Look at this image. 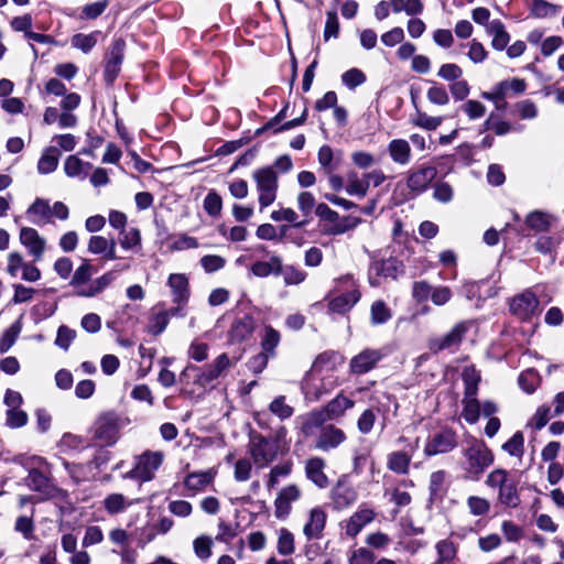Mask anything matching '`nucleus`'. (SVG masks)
I'll use <instances>...</instances> for the list:
<instances>
[{
    "label": "nucleus",
    "instance_id": "nucleus-56",
    "mask_svg": "<svg viewBox=\"0 0 564 564\" xmlns=\"http://www.w3.org/2000/svg\"><path fill=\"white\" fill-rule=\"evenodd\" d=\"M20 332H21V324H20V322H15L2 333V335L0 337V352L1 354L8 351L13 346Z\"/></svg>",
    "mask_w": 564,
    "mask_h": 564
},
{
    "label": "nucleus",
    "instance_id": "nucleus-4",
    "mask_svg": "<svg viewBox=\"0 0 564 564\" xmlns=\"http://www.w3.org/2000/svg\"><path fill=\"white\" fill-rule=\"evenodd\" d=\"M252 178L258 192L260 210L274 203L279 188V176L272 166L260 167L253 171Z\"/></svg>",
    "mask_w": 564,
    "mask_h": 564
},
{
    "label": "nucleus",
    "instance_id": "nucleus-34",
    "mask_svg": "<svg viewBox=\"0 0 564 564\" xmlns=\"http://www.w3.org/2000/svg\"><path fill=\"white\" fill-rule=\"evenodd\" d=\"M254 330V321L251 316L245 315L234 322L230 336L232 340L242 341L247 339Z\"/></svg>",
    "mask_w": 564,
    "mask_h": 564
},
{
    "label": "nucleus",
    "instance_id": "nucleus-17",
    "mask_svg": "<svg viewBox=\"0 0 564 564\" xmlns=\"http://www.w3.org/2000/svg\"><path fill=\"white\" fill-rule=\"evenodd\" d=\"M26 484L32 490L39 491L45 498L65 496V491L53 485L46 476L36 469H32L29 473Z\"/></svg>",
    "mask_w": 564,
    "mask_h": 564
},
{
    "label": "nucleus",
    "instance_id": "nucleus-63",
    "mask_svg": "<svg viewBox=\"0 0 564 564\" xmlns=\"http://www.w3.org/2000/svg\"><path fill=\"white\" fill-rule=\"evenodd\" d=\"M120 246L124 250L133 249L141 243V235L137 228L124 229L120 231Z\"/></svg>",
    "mask_w": 564,
    "mask_h": 564
},
{
    "label": "nucleus",
    "instance_id": "nucleus-32",
    "mask_svg": "<svg viewBox=\"0 0 564 564\" xmlns=\"http://www.w3.org/2000/svg\"><path fill=\"white\" fill-rule=\"evenodd\" d=\"M115 276L112 272H107L95 279L89 284H84L77 290V294L85 297H93L101 293L112 281Z\"/></svg>",
    "mask_w": 564,
    "mask_h": 564
},
{
    "label": "nucleus",
    "instance_id": "nucleus-16",
    "mask_svg": "<svg viewBox=\"0 0 564 564\" xmlns=\"http://www.w3.org/2000/svg\"><path fill=\"white\" fill-rule=\"evenodd\" d=\"M327 513L321 507L312 508L308 511L303 533L307 540L321 539L326 527Z\"/></svg>",
    "mask_w": 564,
    "mask_h": 564
},
{
    "label": "nucleus",
    "instance_id": "nucleus-47",
    "mask_svg": "<svg viewBox=\"0 0 564 564\" xmlns=\"http://www.w3.org/2000/svg\"><path fill=\"white\" fill-rule=\"evenodd\" d=\"M99 34L100 32L98 31L89 34L77 33L70 40L72 46L87 54L97 44V37Z\"/></svg>",
    "mask_w": 564,
    "mask_h": 564
},
{
    "label": "nucleus",
    "instance_id": "nucleus-37",
    "mask_svg": "<svg viewBox=\"0 0 564 564\" xmlns=\"http://www.w3.org/2000/svg\"><path fill=\"white\" fill-rule=\"evenodd\" d=\"M59 152L57 148L50 147L45 149L37 163V171L41 174H48L56 170L58 165Z\"/></svg>",
    "mask_w": 564,
    "mask_h": 564
},
{
    "label": "nucleus",
    "instance_id": "nucleus-44",
    "mask_svg": "<svg viewBox=\"0 0 564 564\" xmlns=\"http://www.w3.org/2000/svg\"><path fill=\"white\" fill-rule=\"evenodd\" d=\"M269 411L281 421L290 419L294 413L293 406L286 403L284 395L275 397L269 404Z\"/></svg>",
    "mask_w": 564,
    "mask_h": 564
},
{
    "label": "nucleus",
    "instance_id": "nucleus-62",
    "mask_svg": "<svg viewBox=\"0 0 564 564\" xmlns=\"http://www.w3.org/2000/svg\"><path fill=\"white\" fill-rule=\"evenodd\" d=\"M213 540L207 535H200L193 542L194 552L200 560H207L212 556Z\"/></svg>",
    "mask_w": 564,
    "mask_h": 564
},
{
    "label": "nucleus",
    "instance_id": "nucleus-18",
    "mask_svg": "<svg viewBox=\"0 0 564 564\" xmlns=\"http://www.w3.org/2000/svg\"><path fill=\"white\" fill-rule=\"evenodd\" d=\"M456 446V435L451 430L442 431L427 441L424 453L426 456L448 453Z\"/></svg>",
    "mask_w": 564,
    "mask_h": 564
},
{
    "label": "nucleus",
    "instance_id": "nucleus-35",
    "mask_svg": "<svg viewBox=\"0 0 564 564\" xmlns=\"http://www.w3.org/2000/svg\"><path fill=\"white\" fill-rule=\"evenodd\" d=\"M282 271V260L279 257H272L269 261H258L252 264L251 272L259 278H265L270 274H280Z\"/></svg>",
    "mask_w": 564,
    "mask_h": 564
},
{
    "label": "nucleus",
    "instance_id": "nucleus-45",
    "mask_svg": "<svg viewBox=\"0 0 564 564\" xmlns=\"http://www.w3.org/2000/svg\"><path fill=\"white\" fill-rule=\"evenodd\" d=\"M463 405V417L470 424L476 423L480 415V402L476 395H464Z\"/></svg>",
    "mask_w": 564,
    "mask_h": 564
},
{
    "label": "nucleus",
    "instance_id": "nucleus-52",
    "mask_svg": "<svg viewBox=\"0 0 564 564\" xmlns=\"http://www.w3.org/2000/svg\"><path fill=\"white\" fill-rule=\"evenodd\" d=\"M95 273L93 265L85 260L74 272L70 284L77 290L86 284Z\"/></svg>",
    "mask_w": 564,
    "mask_h": 564
},
{
    "label": "nucleus",
    "instance_id": "nucleus-38",
    "mask_svg": "<svg viewBox=\"0 0 564 564\" xmlns=\"http://www.w3.org/2000/svg\"><path fill=\"white\" fill-rule=\"evenodd\" d=\"M368 189L364 175L360 177L356 172H350L347 175L346 193L348 195L362 198L367 195Z\"/></svg>",
    "mask_w": 564,
    "mask_h": 564
},
{
    "label": "nucleus",
    "instance_id": "nucleus-10",
    "mask_svg": "<svg viewBox=\"0 0 564 564\" xmlns=\"http://www.w3.org/2000/svg\"><path fill=\"white\" fill-rule=\"evenodd\" d=\"M420 440L416 437L413 443H409L406 448L398 449L387 455V468L398 475H408L412 456L419 448Z\"/></svg>",
    "mask_w": 564,
    "mask_h": 564
},
{
    "label": "nucleus",
    "instance_id": "nucleus-1",
    "mask_svg": "<svg viewBox=\"0 0 564 564\" xmlns=\"http://www.w3.org/2000/svg\"><path fill=\"white\" fill-rule=\"evenodd\" d=\"M345 358L337 351L319 354L306 372L302 389L310 400H318L339 384L337 372L344 366Z\"/></svg>",
    "mask_w": 564,
    "mask_h": 564
},
{
    "label": "nucleus",
    "instance_id": "nucleus-46",
    "mask_svg": "<svg viewBox=\"0 0 564 564\" xmlns=\"http://www.w3.org/2000/svg\"><path fill=\"white\" fill-rule=\"evenodd\" d=\"M560 7L546 0H531V13L535 18L544 19L554 17L560 11Z\"/></svg>",
    "mask_w": 564,
    "mask_h": 564
},
{
    "label": "nucleus",
    "instance_id": "nucleus-20",
    "mask_svg": "<svg viewBox=\"0 0 564 564\" xmlns=\"http://www.w3.org/2000/svg\"><path fill=\"white\" fill-rule=\"evenodd\" d=\"M346 441L344 431L335 425L324 426L316 440L315 447L323 452H328L338 447Z\"/></svg>",
    "mask_w": 564,
    "mask_h": 564
},
{
    "label": "nucleus",
    "instance_id": "nucleus-19",
    "mask_svg": "<svg viewBox=\"0 0 564 564\" xmlns=\"http://www.w3.org/2000/svg\"><path fill=\"white\" fill-rule=\"evenodd\" d=\"M167 286L171 290L172 301L177 305H185L188 302L191 290L189 281L184 273H172L167 278Z\"/></svg>",
    "mask_w": 564,
    "mask_h": 564
},
{
    "label": "nucleus",
    "instance_id": "nucleus-41",
    "mask_svg": "<svg viewBox=\"0 0 564 564\" xmlns=\"http://www.w3.org/2000/svg\"><path fill=\"white\" fill-rule=\"evenodd\" d=\"M391 9L394 13L405 12L408 15L421 14L424 4L421 0H391Z\"/></svg>",
    "mask_w": 564,
    "mask_h": 564
},
{
    "label": "nucleus",
    "instance_id": "nucleus-29",
    "mask_svg": "<svg viewBox=\"0 0 564 564\" xmlns=\"http://www.w3.org/2000/svg\"><path fill=\"white\" fill-rule=\"evenodd\" d=\"M360 299V292L354 288L329 301V310L336 313L348 312Z\"/></svg>",
    "mask_w": 564,
    "mask_h": 564
},
{
    "label": "nucleus",
    "instance_id": "nucleus-33",
    "mask_svg": "<svg viewBox=\"0 0 564 564\" xmlns=\"http://www.w3.org/2000/svg\"><path fill=\"white\" fill-rule=\"evenodd\" d=\"M332 498L336 508L344 509L357 500V492L348 485L338 484L333 489Z\"/></svg>",
    "mask_w": 564,
    "mask_h": 564
},
{
    "label": "nucleus",
    "instance_id": "nucleus-40",
    "mask_svg": "<svg viewBox=\"0 0 564 564\" xmlns=\"http://www.w3.org/2000/svg\"><path fill=\"white\" fill-rule=\"evenodd\" d=\"M301 431L305 436H310L314 431L326 422L325 414L319 411H314L305 416L300 417Z\"/></svg>",
    "mask_w": 564,
    "mask_h": 564
},
{
    "label": "nucleus",
    "instance_id": "nucleus-14",
    "mask_svg": "<svg viewBox=\"0 0 564 564\" xmlns=\"http://www.w3.org/2000/svg\"><path fill=\"white\" fill-rule=\"evenodd\" d=\"M375 518L376 512L373 509L361 506L346 521H344L341 525L348 536L355 538L367 524L372 522Z\"/></svg>",
    "mask_w": 564,
    "mask_h": 564
},
{
    "label": "nucleus",
    "instance_id": "nucleus-5",
    "mask_svg": "<svg viewBox=\"0 0 564 564\" xmlns=\"http://www.w3.org/2000/svg\"><path fill=\"white\" fill-rule=\"evenodd\" d=\"M93 440L100 446H111L119 438V417L113 412H107L97 417L93 427Z\"/></svg>",
    "mask_w": 564,
    "mask_h": 564
},
{
    "label": "nucleus",
    "instance_id": "nucleus-21",
    "mask_svg": "<svg viewBox=\"0 0 564 564\" xmlns=\"http://www.w3.org/2000/svg\"><path fill=\"white\" fill-rule=\"evenodd\" d=\"M382 355L376 349H366L350 360V371L355 375H362L376 367Z\"/></svg>",
    "mask_w": 564,
    "mask_h": 564
},
{
    "label": "nucleus",
    "instance_id": "nucleus-3",
    "mask_svg": "<svg viewBox=\"0 0 564 564\" xmlns=\"http://www.w3.org/2000/svg\"><path fill=\"white\" fill-rule=\"evenodd\" d=\"M486 485L498 489V500L508 508H517L520 505V496L517 489V480L502 468H496L489 473Z\"/></svg>",
    "mask_w": 564,
    "mask_h": 564
},
{
    "label": "nucleus",
    "instance_id": "nucleus-43",
    "mask_svg": "<svg viewBox=\"0 0 564 564\" xmlns=\"http://www.w3.org/2000/svg\"><path fill=\"white\" fill-rule=\"evenodd\" d=\"M462 378L465 384L464 395H476L478 391V383L480 381V375L473 366H466L463 369Z\"/></svg>",
    "mask_w": 564,
    "mask_h": 564
},
{
    "label": "nucleus",
    "instance_id": "nucleus-15",
    "mask_svg": "<svg viewBox=\"0 0 564 564\" xmlns=\"http://www.w3.org/2000/svg\"><path fill=\"white\" fill-rule=\"evenodd\" d=\"M20 242L28 249L35 261H40L43 258L46 240L40 236L36 229L32 227L21 228Z\"/></svg>",
    "mask_w": 564,
    "mask_h": 564
},
{
    "label": "nucleus",
    "instance_id": "nucleus-39",
    "mask_svg": "<svg viewBox=\"0 0 564 564\" xmlns=\"http://www.w3.org/2000/svg\"><path fill=\"white\" fill-rule=\"evenodd\" d=\"M104 508L109 514H118L123 512L132 505L122 494H110L104 501Z\"/></svg>",
    "mask_w": 564,
    "mask_h": 564
},
{
    "label": "nucleus",
    "instance_id": "nucleus-60",
    "mask_svg": "<svg viewBox=\"0 0 564 564\" xmlns=\"http://www.w3.org/2000/svg\"><path fill=\"white\" fill-rule=\"evenodd\" d=\"M170 314L167 311H162L154 314L149 322L148 332L152 335L161 334L167 326Z\"/></svg>",
    "mask_w": 564,
    "mask_h": 564
},
{
    "label": "nucleus",
    "instance_id": "nucleus-13",
    "mask_svg": "<svg viewBox=\"0 0 564 564\" xmlns=\"http://www.w3.org/2000/svg\"><path fill=\"white\" fill-rule=\"evenodd\" d=\"M539 301L532 292H523L514 296L510 302V311L518 318L525 321L538 311Z\"/></svg>",
    "mask_w": 564,
    "mask_h": 564
},
{
    "label": "nucleus",
    "instance_id": "nucleus-7",
    "mask_svg": "<svg viewBox=\"0 0 564 564\" xmlns=\"http://www.w3.org/2000/svg\"><path fill=\"white\" fill-rule=\"evenodd\" d=\"M302 496V488L296 484L280 488L273 501L274 517L279 520L288 519L292 512V505L300 501Z\"/></svg>",
    "mask_w": 564,
    "mask_h": 564
},
{
    "label": "nucleus",
    "instance_id": "nucleus-12",
    "mask_svg": "<svg viewBox=\"0 0 564 564\" xmlns=\"http://www.w3.org/2000/svg\"><path fill=\"white\" fill-rule=\"evenodd\" d=\"M471 326L470 322H462L456 324L446 335L431 340L430 348L437 352L452 347H457L465 334Z\"/></svg>",
    "mask_w": 564,
    "mask_h": 564
},
{
    "label": "nucleus",
    "instance_id": "nucleus-2",
    "mask_svg": "<svg viewBox=\"0 0 564 564\" xmlns=\"http://www.w3.org/2000/svg\"><path fill=\"white\" fill-rule=\"evenodd\" d=\"M463 457V467L466 473V478L470 480H478L484 471L492 465L495 460L491 449L484 441L475 437H468L465 440Z\"/></svg>",
    "mask_w": 564,
    "mask_h": 564
},
{
    "label": "nucleus",
    "instance_id": "nucleus-54",
    "mask_svg": "<svg viewBox=\"0 0 564 564\" xmlns=\"http://www.w3.org/2000/svg\"><path fill=\"white\" fill-rule=\"evenodd\" d=\"M360 223H361V219L359 217H355V216H350V215L345 216L338 223H336L332 227H329L327 232L333 236L343 235L349 230L355 229Z\"/></svg>",
    "mask_w": 564,
    "mask_h": 564
},
{
    "label": "nucleus",
    "instance_id": "nucleus-11",
    "mask_svg": "<svg viewBox=\"0 0 564 564\" xmlns=\"http://www.w3.org/2000/svg\"><path fill=\"white\" fill-rule=\"evenodd\" d=\"M399 271L400 263L393 258L375 261L369 268V282L371 285L378 286L384 279L397 278Z\"/></svg>",
    "mask_w": 564,
    "mask_h": 564
},
{
    "label": "nucleus",
    "instance_id": "nucleus-42",
    "mask_svg": "<svg viewBox=\"0 0 564 564\" xmlns=\"http://www.w3.org/2000/svg\"><path fill=\"white\" fill-rule=\"evenodd\" d=\"M276 550L278 553L283 556H289L294 553V534L290 530L285 528L279 530Z\"/></svg>",
    "mask_w": 564,
    "mask_h": 564
},
{
    "label": "nucleus",
    "instance_id": "nucleus-30",
    "mask_svg": "<svg viewBox=\"0 0 564 564\" xmlns=\"http://www.w3.org/2000/svg\"><path fill=\"white\" fill-rule=\"evenodd\" d=\"M388 151L394 163L405 165L411 161V148L404 139L392 140L388 145Z\"/></svg>",
    "mask_w": 564,
    "mask_h": 564
},
{
    "label": "nucleus",
    "instance_id": "nucleus-8",
    "mask_svg": "<svg viewBox=\"0 0 564 564\" xmlns=\"http://www.w3.org/2000/svg\"><path fill=\"white\" fill-rule=\"evenodd\" d=\"M163 462V454L160 452H145L137 458L134 467L126 477L149 481Z\"/></svg>",
    "mask_w": 564,
    "mask_h": 564
},
{
    "label": "nucleus",
    "instance_id": "nucleus-31",
    "mask_svg": "<svg viewBox=\"0 0 564 564\" xmlns=\"http://www.w3.org/2000/svg\"><path fill=\"white\" fill-rule=\"evenodd\" d=\"M28 216L36 225H44L51 220V206L47 200L36 198L26 210Z\"/></svg>",
    "mask_w": 564,
    "mask_h": 564
},
{
    "label": "nucleus",
    "instance_id": "nucleus-28",
    "mask_svg": "<svg viewBox=\"0 0 564 564\" xmlns=\"http://www.w3.org/2000/svg\"><path fill=\"white\" fill-rule=\"evenodd\" d=\"M64 172L68 177L85 180L91 169L89 162H84L77 155H68L64 161Z\"/></svg>",
    "mask_w": 564,
    "mask_h": 564
},
{
    "label": "nucleus",
    "instance_id": "nucleus-58",
    "mask_svg": "<svg viewBox=\"0 0 564 564\" xmlns=\"http://www.w3.org/2000/svg\"><path fill=\"white\" fill-rule=\"evenodd\" d=\"M283 275V280L285 285H297L305 281L307 273L293 265H282L281 273Z\"/></svg>",
    "mask_w": 564,
    "mask_h": 564
},
{
    "label": "nucleus",
    "instance_id": "nucleus-64",
    "mask_svg": "<svg viewBox=\"0 0 564 564\" xmlns=\"http://www.w3.org/2000/svg\"><path fill=\"white\" fill-rule=\"evenodd\" d=\"M376 556L367 547H358L349 553L348 564H373Z\"/></svg>",
    "mask_w": 564,
    "mask_h": 564
},
{
    "label": "nucleus",
    "instance_id": "nucleus-50",
    "mask_svg": "<svg viewBox=\"0 0 564 564\" xmlns=\"http://www.w3.org/2000/svg\"><path fill=\"white\" fill-rule=\"evenodd\" d=\"M502 449L510 456L521 458L524 453V436L516 432L503 445Z\"/></svg>",
    "mask_w": 564,
    "mask_h": 564
},
{
    "label": "nucleus",
    "instance_id": "nucleus-49",
    "mask_svg": "<svg viewBox=\"0 0 564 564\" xmlns=\"http://www.w3.org/2000/svg\"><path fill=\"white\" fill-rule=\"evenodd\" d=\"M391 311L383 301L378 300L372 303L370 308V319L373 325L384 324L391 318Z\"/></svg>",
    "mask_w": 564,
    "mask_h": 564
},
{
    "label": "nucleus",
    "instance_id": "nucleus-53",
    "mask_svg": "<svg viewBox=\"0 0 564 564\" xmlns=\"http://www.w3.org/2000/svg\"><path fill=\"white\" fill-rule=\"evenodd\" d=\"M552 217L545 213L533 212L527 217V225L536 231H546L552 223Z\"/></svg>",
    "mask_w": 564,
    "mask_h": 564
},
{
    "label": "nucleus",
    "instance_id": "nucleus-26",
    "mask_svg": "<svg viewBox=\"0 0 564 564\" xmlns=\"http://www.w3.org/2000/svg\"><path fill=\"white\" fill-rule=\"evenodd\" d=\"M354 405L355 402L351 399L340 393L329 401L321 412L325 414L326 421H333L341 417Z\"/></svg>",
    "mask_w": 564,
    "mask_h": 564
},
{
    "label": "nucleus",
    "instance_id": "nucleus-23",
    "mask_svg": "<svg viewBox=\"0 0 564 564\" xmlns=\"http://www.w3.org/2000/svg\"><path fill=\"white\" fill-rule=\"evenodd\" d=\"M326 463L321 457H312L305 464V475L318 488L328 486V478L324 471Z\"/></svg>",
    "mask_w": 564,
    "mask_h": 564
},
{
    "label": "nucleus",
    "instance_id": "nucleus-24",
    "mask_svg": "<svg viewBox=\"0 0 564 564\" xmlns=\"http://www.w3.org/2000/svg\"><path fill=\"white\" fill-rule=\"evenodd\" d=\"M215 477L216 470L213 468L205 471H194L185 477L184 486L188 491L197 494L204 491L207 486L213 484Z\"/></svg>",
    "mask_w": 564,
    "mask_h": 564
},
{
    "label": "nucleus",
    "instance_id": "nucleus-6",
    "mask_svg": "<svg viewBox=\"0 0 564 564\" xmlns=\"http://www.w3.org/2000/svg\"><path fill=\"white\" fill-rule=\"evenodd\" d=\"M248 452L254 465L258 468H264L278 456V441L264 437L259 434L252 435L248 446Z\"/></svg>",
    "mask_w": 564,
    "mask_h": 564
},
{
    "label": "nucleus",
    "instance_id": "nucleus-61",
    "mask_svg": "<svg viewBox=\"0 0 564 564\" xmlns=\"http://www.w3.org/2000/svg\"><path fill=\"white\" fill-rule=\"evenodd\" d=\"M551 417V408L546 404L540 405L531 416L528 425L534 430L544 427Z\"/></svg>",
    "mask_w": 564,
    "mask_h": 564
},
{
    "label": "nucleus",
    "instance_id": "nucleus-48",
    "mask_svg": "<svg viewBox=\"0 0 564 564\" xmlns=\"http://www.w3.org/2000/svg\"><path fill=\"white\" fill-rule=\"evenodd\" d=\"M518 382L524 392L532 393L540 386L541 377L536 370L530 368L520 373Z\"/></svg>",
    "mask_w": 564,
    "mask_h": 564
},
{
    "label": "nucleus",
    "instance_id": "nucleus-25",
    "mask_svg": "<svg viewBox=\"0 0 564 564\" xmlns=\"http://www.w3.org/2000/svg\"><path fill=\"white\" fill-rule=\"evenodd\" d=\"M88 251L93 254H104L108 260H116V241L104 236H91L88 241Z\"/></svg>",
    "mask_w": 564,
    "mask_h": 564
},
{
    "label": "nucleus",
    "instance_id": "nucleus-36",
    "mask_svg": "<svg viewBox=\"0 0 564 564\" xmlns=\"http://www.w3.org/2000/svg\"><path fill=\"white\" fill-rule=\"evenodd\" d=\"M437 558L434 564L453 562L457 556V545L451 539H444L436 543Z\"/></svg>",
    "mask_w": 564,
    "mask_h": 564
},
{
    "label": "nucleus",
    "instance_id": "nucleus-9",
    "mask_svg": "<svg viewBox=\"0 0 564 564\" xmlns=\"http://www.w3.org/2000/svg\"><path fill=\"white\" fill-rule=\"evenodd\" d=\"M239 359V357H229L226 352L218 355L210 364L205 366L204 370L198 376L197 381L202 386L212 383L234 368Z\"/></svg>",
    "mask_w": 564,
    "mask_h": 564
},
{
    "label": "nucleus",
    "instance_id": "nucleus-27",
    "mask_svg": "<svg viewBox=\"0 0 564 564\" xmlns=\"http://www.w3.org/2000/svg\"><path fill=\"white\" fill-rule=\"evenodd\" d=\"M486 32L492 36L491 40V46L497 51L505 50L509 42H510V35L506 31L505 24L496 19L490 21V23L487 24Z\"/></svg>",
    "mask_w": 564,
    "mask_h": 564
},
{
    "label": "nucleus",
    "instance_id": "nucleus-55",
    "mask_svg": "<svg viewBox=\"0 0 564 564\" xmlns=\"http://www.w3.org/2000/svg\"><path fill=\"white\" fill-rule=\"evenodd\" d=\"M204 210L212 217H218L223 209V199L215 191H209L203 202Z\"/></svg>",
    "mask_w": 564,
    "mask_h": 564
},
{
    "label": "nucleus",
    "instance_id": "nucleus-51",
    "mask_svg": "<svg viewBox=\"0 0 564 564\" xmlns=\"http://www.w3.org/2000/svg\"><path fill=\"white\" fill-rule=\"evenodd\" d=\"M61 453H70L85 447V441L82 436L65 433L57 444Z\"/></svg>",
    "mask_w": 564,
    "mask_h": 564
},
{
    "label": "nucleus",
    "instance_id": "nucleus-59",
    "mask_svg": "<svg viewBox=\"0 0 564 564\" xmlns=\"http://www.w3.org/2000/svg\"><path fill=\"white\" fill-rule=\"evenodd\" d=\"M426 98L431 104L445 106L449 102V95L444 86L434 84L426 91Z\"/></svg>",
    "mask_w": 564,
    "mask_h": 564
},
{
    "label": "nucleus",
    "instance_id": "nucleus-22",
    "mask_svg": "<svg viewBox=\"0 0 564 564\" xmlns=\"http://www.w3.org/2000/svg\"><path fill=\"white\" fill-rule=\"evenodd\" d=\"M436 174L437 171L435 166H421L410 173L408 177V186L413 192L422 193L436 177Z\"/></svg>",
    "mask_w": 564,
    "mask_h": 564
},
{
    "label": "nucleus",
    "instance_id": "nucleus-57",
    "mask_svg": "<svg viewBox=\"0 0 564 564\" xmlns=\"http://www.w3.org/2000/svg\"><path fill=\"white\" fill-rule=\"evenodd\" d=\"M466 503L469 512L475 517L486 516L490 510V502L484 497L469 496Z\"/></svg>",
    "mask_w": 564,
    "mask_h": 564
}]
</instances>
